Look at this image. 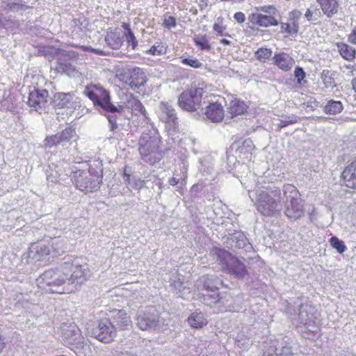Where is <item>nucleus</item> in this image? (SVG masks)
<instances>
[{
  "label": "nucleus",
  "instance_id": "1",
  "mask_svg": "<svg viewBox=\"0 0 356 356\" xmlns=\"http://www.w3.org/2000/svg\"><path fill=\"white\" fill-rule=\"evenodd\" d=\"M254 204L258 212L264 216L272 217L279 214L282 208L280 191L267 189L260 191Z\"/></svg>",
  "mask_w": 356,
  "mask_h": 356
},
{
  "label": "nucleus",
  "instance_id": "2",
  "mask_svg": "<svg viewBox=\"0 0 356 356\" xmlns=\"http://www.w3.org/2000/svg\"><path fill=\"white\" fill-rule=\"evenodd\" d=\"M68 275L63 266L55 269L45 270L37 279L38 287L47 293H63L58 288L63 286L67 281Z\"/></svg>",
  "mask_w": 356,
  "mask_h": 356
},
{
  "label": "nucleus",
  "instance_id": "3",
  "mask_svg": "<svg viewBox=\"0 0 356 356\" xmlns=\"http://www.w3.org/2000/svg\"><path fill=\"white\" fill-rule=\"evenodd\" d=\"M284 195L289 202L286 204L285 215L288 218L297 220L304 216L302 201L300 197L299 191L296 186L287 184L284 186Z\"/></svg>",
  "mask_w": 356,
  "mask_h": 356
},
{
  "label": "nucleus",
  "instance_id": "4",
  "mask_svg": "<svg viewBox=\"0 0 356 356\" xmlns=\"http://www.w3.org/2000/svg\"><path fill=\"white\" fill-rule=\"evenodd\" d=\"M216 254L220 259L222 270L238 278H243L248 275L245 266L228 251L216 248Z\"/></svg>",
  "mask_w": 356,
  "mask_h": 356
},
{
  "label": "nucleus",
  "instance_id": "5",
  "mask_svg": "<svg viewBox=\"0 0 356 356\" xmlns=\"http://www.w3.org/2000/svg\"><path fill=\"white\" fill-rule=\"evenodd\" d=\"M204 87L193 85L179 96L178 104L183 110L195 112L202 107Z\"/></svg>",
  "mask_w": 356,
  "mask_h": 356
},
{
  "label": "nucleus",
  "instance_id": "6",
  "mask_svg": "<svg viewBox=\"0 0 356 356\" xmlns=\"http://www.w3.org/2000/svg\"><path fill=\"white\" fill-rule=\"evenodd\" d=\"M257 10L267 13L268 15L259 13H252L248 15V20L252 25L257 27L268 28L276 26L279 24V22L275 16L278 13V10L275 6H264L257 8Z\"/></svg>",
  "mask_w": 356,
  "mask_h": 356
},
{
  "label": "nucleus",
  "instance_id": "7",
  "mask_svg": "<svg viewBox=\"0 0 356 356\" xmlns=\"http://www.w3.org/2000/svg\"><path fill=\"white\" fill-rule=\"evenodd\" d=\"M84 93L95 106H99L109 112L117 111L116 107L111 103L109 92L103 87L90 84L86 87Z\"/></svg>",
  "mask_w": 356,
  "mask_h": 356
},
{
  "label": "nucleus",
  "instance_id": "8",
  "mask_svg": "<svg viewBox=\"0 0 356 356\" xmlns=\"http://www.w3.org/2000/svg\"><path fill=\"white\" fill-rule=\"evenodd\" d=\"M119 80L138 92L147 83V76L143 69L135 67L122 71L118 74Z\"/></svg>",
  "mask_w": 356,
  "mask_h": 356
},
{
  "label": "nucleus",
  "instance_id": "9",
  "mask_svg": "<svg viewBox=\"0 0 356 356\" xmlns=\"http://www.w3.org/2000/svg\"><path fill=\"white\" fill-rule=\"evenodd\" d=\"M139 152L142 159L150 165L158 163L163 157L159 141L153 137H149L140 145Z\"/></svg>",
  "mask_w": 356,
  "mask_h": 356
},
{
  "label": "nucleus",
  "instance_id": "10",
  "mask_svg": "<svg viewBox=\"0 0 356 356\" xmlns=\"http://www.w3.org/2000/svg\"><path fill=\"white\" fill-rule=\"evenodd\" d=\"M49 93L47 89H42L38 83L34 86V88L29 94L28 105L36 111L41 113L47 107Z\"/></svg>",
  "mask_w": 356,
  "mask_h": 356
},
{
  "label": "nucleus",
  "instance_id": "11",
  "mask_svg": "<svg viewBox=\"0 0 356 356\" xmlns=\"http://www.w3.org/2000/svg\"><path fill=\"white\" fill-rule=\"evenodd\" d=\"M105 318V320L113 325L115 328L120 330H127L131 324V320L123 309H113L107 312H101L100 313Z\"/></svg>",
  "mask_w": 356,
  "mask_h": 356
},
{
  "label": "nucleus",
  "instance_id": "12",
  "mask_svg": "<svg viewBox=\"0 0 356 356\" xmlns=\"http://www.w3.org/2000/svg\"><path fill=\"white\" fill-rule=\"evenodd\" d=\"M95 337L99 341L109 343L116 337V328L113 325L109 324L105 318L98 322L97 330L94 333Z\"/></svg>",
  "mask_w": 356,
  "mask_h": 356
},
{
  "label": "nucleus",
  "instance_id": "13",
  "mask_svg": "<svg viewBox=\"0 0 356 356\" xmlns=\"http://www.w3.org/2000/svg\"><path fill=\"white\" fill-rule=\"evenodd\" d=\"M302 13L300 10H293L289 14L288 22L280 24L281 33L286 36H296L299 31V20Z\"/></svg>",
  "mask_w": 356,
  "mask_h": 356
},
{
  "label": "nucleus",
  "instance_id": "14",
  "mask_svg": "<svg viewBox=\"0 0 356 356\" xmlns=\"http://www.w3.org/2000/svg\"><path fill=\"white\" fill-rule=\"evenodd\" d=\"M341 186L356 191V159L347 164L340 175Z\"/></svg>",
  "mask_w": 356,
  "mask_h": 356
},
{
  "label": "nucleus",
  "instance_id": "15",
  "mask_svg": "<svg viewBox=\"0 0 356 356\" xmlns=\"http://www.w3.org/2000/svg\"><path fill=\"white\" fill-rule=\"evenodd\" d=\"M77 99L74 92H56L53 95L51 104L56 109L71 108L76 103Z\"/></svg>",
  "mask_w": 356,
  "mask_h": 356
},
{
  "label": "nucleus",
  "instance_id": "16",
  "mask_svg": "<svg viewBox=\"0 0 356 356\" xmlns=\"http://www.w3.org/2000/svg\"><path fill=\"white\" fill-rule=\"evenodd\" d=\"M225 108L218 101L210 102L206 107L204 115L212 122H221L225 118Z\"/></svg>",
  "mask_w": 356,
  "mask_h": 356
},
{
  "label": "nucleus",
  "instance_id": "17",
  "mask_svg": "<svg viewBox=\"0 0 356 356\" xmlns=\"http://www.w3.org/2000/svg\"><path fill=\"white\" fill-rule=\"evenodd\" d=\"M161 119L168 126L175 129L178 127V118L175 110L168 102H162L159 106Z\"/></svg>",
  "mask_w": 356,
  "mask_h": 356
},
{
  "label": "nucleus",
  "instance_id": "18",
  "mask_svg": "<svg viewBox=\"0 0 356 356\" xmlns=\"http://www.w3.org/2000/svg\"><path fill=\"white\" fill-rule=\"evenodd\" d=\"M63 268L66 269V273L68 275L67 280L72 284L75 282H81L87 279V273L86 270L81 265H73L65 264L63 266Z\"/></svg>",
  "mask_w": 356,
  "mask_h": 356
},
{
  "label": "nucleus",
  "instance_id": "19",
  "mask_svg": "<svg viewBox=\"0 0 356 356\" xmlns=\"http://www.w3.org/2000/svg\"><path fill=\"white\" fill-rule=\"evenodd\" d=\"M136 321L140 330H147L157 325L159 318L150 312H144L137 317Z\"/></svg>",
  "mask_w": 356,
  "mask_h": 356
},
{
  "label": "nucleus",
  "instance_id": "20",
  "mask_svg": "<svg viewBox=\"0 0 356 356\" xmlns=\"http://www.w3.org/2000/svg\"><path fill=\"white\" fill-rule=\"evenodd\" d=\"M105 40L107 44L112 49H120L123 44V37L121 35L120 29L115 27L113 29H109L106 33Z\"/></svg>",
  "mask_w": 356,
  "mask_h": 356
},
{
  "label": "nucleus",
  "instance_id": "21",
  "mask_svg": "<svg viewBox=\"0 0 356 356\" xmlns=\"http://www.w3.org/2000/svg\"><path fill=\"white\" fill-rule=\"evenodd\" d=\"M274 64L281 70H291L295 63L294 59L285 53L275 54L273 56Z\"/></svg>",
  "mask_w": 356,
  "mask_h": 356
},
{
  "label": "nucleus",
  "instance_id": "22",
  "mask_svg": "<svg viewBox=\"0 0 356 356\" xmlns=\"http://www.w3.org/2000/svg\"><path fill=\"white\" fill-rule=\"evenodd\" d=\"M191 327L200 330L207 325L209 321L204 314L199 310L192 312L187 318Z\"/></svg>",
  "mask_w": 356,
  "mask_h": 356
},
{
  "label": "nucleus",
  "instance_id": "23",
  "mask_svg": "<svg viewBox=\"0 0 356 356\" xmlns=\"http://www.w3.org/2000/svg\"><path fill=\"white\" fill-rule=\"evenodd\" d=\"M322 12L328 17H332L339 11V0H316Z\"/></svg>",
  "mask_w": 356,
  "mask_h": 356
},
{
  "label": "nucleus",
  "instance_id": "24",
  "mask_svg": "<svg viewBox=\"0 0 356 356\" xmlns=\"http://www.w3.org/2000/svg\"><path fill=\"white\" fill-rule=\"evenodd\" d=\"M248 106L243 100L238 98H234L229 104L227 110L232 118L245 113L248 111Z\"/></svg>",
  "mask_w": 356,
  "mask_h": 356
},
{
  "label": "nucleus",
  "instance_id": "25",
  "mask_svg": "<svg viewBox=\"0 0 356 356\" xmlns=\"http://www.w3.org/2000/svg\"><path fill=\"white\" fill-rule=\"evenodd\" d=\"M336 46L341 56L348 60L353 61L356 58V49L344 42H337Z\"/></svg>",
  "mask_w": 356,
  "mask_h": 356
},
{
  "label": "nucleus",
  "instance_id": "26",
  "mask_svg": "<svg viewBox=\"0 0 356 356\" xmlns=\"http://www.w3.org/2000/svg\"><path fill=\"white\" fill-rule=\"evenodd\" d=\"M122 27L124 29V37L127 42L130 45L132 49H135L138 46V41L133 33L130 24L129 23L123 22Z\"/></svg>",
  "mask_w": 356,
  "mask_h": 356
},
{
  "label": "nucleus",
  "instance_id": "27",
  "mask_svg": "<svg viewBox=\"0 0 356 356\" xmlns=\"http://www.w3.org/2000/svg\"><path fill=\"white\" fill-rule=\"evenodd\" d=\"M343 104L340 101L330 100L324 106V112L327 114L336 115L343 110Z\"/></svg>",
  "mask_w": 356,
  "mask_h": 356
},
{
  "label": "nucleus",
  "instance_id": "28",
  "mask_svg": "<svg viewBox=\"0 0 356 356\" xmlns=\"http://www.w3.org/2000/svg\"><path fill=\"white\" fill-rule=\"evenodd\" d=\"M195 44L202 51H209L211 49V45L206 35H195L193 38Z\"/></svg>",
  "mask_w": 356,
  "mask_h": 356
},
{
  "label": "nucleus",
  "instance_id": "29",
  "mask_svg": "<svg viewBox=\"0 0 356 356\" xmlns=\"http://www.w3.org/2000/svg\"><path fill=\"white\" fill-rule=\"evenodd\" d=\"M321 77L326 88H333L336 86L334 74L331 71L328 70H323Z\"/></svg>",
  "mask_w": 356,
  "mask_h": 356
},
{
  "label": "nucleus",
  "instance_id": "30",
  "mask_svg": "<svg viewBox=\"0 0 356 356\" xmlns=\"http://www.w3.org/2000/svg\"><path fill=\"white\" fill-rule=\"evenodd\" d=\"M168 49L167 45L163 42H157L152 45L146 53L152 56H161L166 54Z\"/></svg>",
  "mask_w": 356,
  "mask_h": 356
},
{
  "label": "nucleus",
  "instance_id": "31",
  "mask_svg": "<svg viewBox=\"0 0 356 356\" xmlns=\"http://www.w3.org/2000/svg\"><path fill=\"white\" fill-rule=\"evenodd\" d=\"M129 108L134 115L145 114L146 110L140 100L133 98L129 101Z\"/></svg>",
  "mask_w": 356,
  "mask_h": 356
},
{
  "label": "nucleus",
  "instance_id": "32",
  "mask_svg": "<svg viewBox=\"0 0 356 356\" xmlns=\"http://www.w3.org/2000/svg\"><path fill=\"white\" fill-rule=\"evenodd\" d=\"M64 144L59 134L47 136L44 140V146L47 148H51L54 146Z\"/></svg>",
  "mask_w": 356,
  "mask_h": 356
},
{
  "label": "nucleus",
  "instance_id": "33",
  "mask_svg": "<svg viewBox=\"0 0 356 356\" xmlns=\"http://www.w3.org/2000/svg\"><path fill=\"white\" fill-rule=\"evenodd\" d=\"M272 56V51L268 48H259L255 52L256 58L261 63H266Z\"/></svg>",
  "mask_w": 356,
  "mask_h": 356
},
{
  "label": "nucleus",
  "instance_id": "34",
  "mask_svg": "<svg viewBox=\"0 0 356 356\" xmlns=\"http://www.w3.org/2000/svg\"><path fill=\"white\" fill-rule=\"evenodd\" d=\"M51 254V248L49 245H42L36 252V260L42 261L47 259Z\"/></svg>",
  "mask_w": 356,
  "mask_h": 356
},
{
  "label": "nucleus",
  "instance_id": "35",
  "mask_svg": "<svg viewBox=\"0 0 356 356\" xmlns=\"http://www.w3.org/2000/svg\"><path fill=\"white\" fill-rule=\"evenodd\" d=\"M329 242L330 245L340 254L343 253L346 250V246L343 241H341L337 236H332Z\"/></svg>",
  "mask_w": 356,
  "mask_h": 356
},
{
  "label": "nucleus",
  "instance_id": "36",
  "mask_svg": "<svg viewBox=\"0 0 356 356\" xmlns=\"http://www.w3.org/2000/svg\"><path fill=\"white\" fill-rule=\"evenodd\" d=\"M58 134L63 143L70 142L76 136L75 129L71 127L65 128Z\"/></svg>",
  "mask_w": 356,
  "mask_h": 356
},
{
  "label": "nucleus",
  "instance_id": "37",
  "mask_svg": "<svg viewBox=\"0 0 356 356\" xmlns=\"http://www.w3.org/2000/svg\"><path fill=\"white\" fill-rule=\"evenodd\" d=\"M294 76L298 85L304 86L307 83L305 80L306 73L304 70L300 67H296L294 70Z\"/></svg>",
  "mask_w": 356,
  "mask_h": 356
},
{
  "label": "nucleus",
  "instance_id": "38",
  "mask_svg": "<svg viewBox=\"0 0 356 356\" xmlns=\"http://www.w3.org/2000/svg\"><path fill=\"white\" fill-rule=\"evenodd\" d=\"M67 46L73 47V48L80 49L83 51H89V52L95 53V54H99V55L103 54V52L101 50L94 49L89 46L79 45L76 44H74V43L67 44Z\"/></svg>",
  "mask_w": 356,
  "mask_h": 356
},
{
  "label": "nucleus",
  "instance_id": "39",
  "mask_svg": "<svg viewBox=\"0 0 356 356\" xmlns=\"http://www.w3.org/2000/svg\"><path fill=\"white\" fill-rule=\"evenodd\" d=\"M181 63L193 68H200L202 66V63L197 58H181Z\"/></svg>",
  "mask_w": 356,
  "mask_h": 356
},
{
  "label": "nucleus",
  "instance_id": "40",
  "mask_svg": "<svg viewBox=\"0 0 356 356\" xmlns=\"http://www.w3.org/2000/svg\"><path fill=\"white\" fill-rule=\"evenodd\" d=\"M163 25L168 29H171L177 26L176 18L173 16H165Z\"/></svg>",
  "mask_w": 356,
  "mask_h": 356
},
{
  "label": "nucleus",
  "instance_id": "41",
  "mask_svg": "<svg viewBox=\"0 0 356 356\" xmlns=\"http://www.w3.org/2000/svg\"><path fill=\"white\" fill-rule=\"evenodd\" d=\"M321 16V13L318 10H315L314 12L307 9L305 12V17L308 21L317 20Z\"/></svg>",
  "mask_w": 356,
  "mask_h": 356
},
{
  "label": "nucleus",
  "instance_id": "42",
  "mask_svg": "<svg viewBox=\"0 0 356 356\" xmlns=\"http://www.w3.org/2000/svg\"><path fill=\"white\" fill-rule=\"evenodd\" d=\"M204 288L207 291H214L218 289V287L212 284L213 280L209 276L204 277Z\"/></svg>",
  "mask_w": 356,
  "mask_h": 356
},
{
  "label": "nucleus",
  "instance_id": "43",
  "mask_svg": "<svg viewBox=\"0 0 356 356\" xmlns=\"http://www.w3.org/2000/svg\"><path fill=\"white\" fill-rule=\"evenodd\" d=\"M213 29L217 33V34L220 36H222L224 35H228L227 33H226V34L224 33L225 29H226L225 26L220 24L215 23L213 24Z\"/></svg>",
  "mask_w": 356,
  "mask_h": 356
},
{
  "label": "nucleus",
  "instance_id": "44",
  "mask_svg": "<svg viewBox=\"0 0 356 356\" xmlns=\"http://www.w3.org/2000/svg\"><path fill=\"white\" fill-rule=\"evenodd\" d=\"M234 19L239 24H243L245 21V14L241 11L236 12L234 15Z\"/></svg>",
  "mask_w": 356,
  "mask_h": 356
},
{
  "label": "nucleus",
  "instance_id": "45",
  "mask_svg": "<svg viewBox=\"0 0 356 356\" xmlns=\"http://www.w3.org/2000/svg\"><path fill=\"white\" fill-rule=\"evenodd\" d=\"M348 40L350 43L356 45V28L353 29L348 35Z\"/></svg>",
  "mask_w": 356,
  "mask_h": 356
},
{
  "label": "nucleus",
  "instance_id": "46",
  "mask_svg": "<svg viewBox=\"0 0 356 356\" xmlns=\"http://www.w3.org/2000/svg\"><path fill=\"white\" fill-rule=\"evenodd\" d=\"M108 121L110 124H111V129L113 130L117 128V122H116V118L113 115H109L108 117Z\"/></svg>",
  "mask_w": 356,
  "mask_h": 356
},
{
  "label": "nucleus",
  "instance_id": "47",
  "mask_svg": "<svg viewBox=\"0 0 356 356\" xmlns=\"http://www.w3.org/2000/svg\"><path fill=\"white\" fill-rule=\"evenodd\" d=\"M297 122H298L297 117L296 116H293L289 121L282 120L281 122V123L282 124V127H286V126H287L289 124H295Z\"/></svg>",
  "mask_w": 356,
  "mask_h": 356
},
{
  "label": "nucleus",
  "instance_id": "48",
  "mask_svg": "<svg viewBox=\"0 0 356 356\" xmlns=\"http://www.w3.org/2000/svg\"><path fill=\"white\" fill-rule=\"evenodd\" d=\"M134 184H135L136 188L140 189L145 186V182L144 180L138 179L135 181Z\"/></svg>",
  "mask_w": 356,
  "mask_h": 356
},
{
  "label": "nucleus",
  "instance_id": "49",
  "mask_svg": "<svg viewBox=\"0 0 356 356\" xmlns=\"http://www.w3.org/2000/svg\"><path fill=\"white\" fill-rule=\"evenodd\" d=\"M179 183V179H177V178L175 177H171L170 179H169V184L171 185V186H176L177 184H178Z\"/></svg>",
  "mask_w": 356,
  "mask_h": 356
},
{
  "label": "nucleus",
  "instance_id": "50",
  "mask_svg": "<svg viewBox=\"0 0 356 356\" xmlns=\"http://www.w3.org/2000/svg\"><path fill=\"white\" fill-rule=\"evenodd\" d=\"M351 84H352V88L355 93V95H356V77H355L354 79H352Z\"/></svg>",
  "mask_w": 356,
  "mask_h": 356
},
{
  "label": "nucleus",
  "instance_id": "51",
  "mask_svg": "<svg viewBox=\"0 0 356 356\" xmlns=\"http://www.w3.org/2000/svg\"><path fill=\"white\" fill-rule=\"evenodd\" d=\"M220 42L221 44H222L224 45H229L231 44V42L229 40L225 39V38L221 39Z\"/></svg>",
  "mask_w": 356,
  "mask_h": 356
},
{
  "label": "nucleus",
  "instance_id": "52",
  "mask_svg": "<svg viewBox=\"0 0 356 356\" xmlns=\"http://www.w3.org/2000/svg\"><path fill=\"white\" fill-rule=\"evenodd\" d=\"M16 6H17V4L15 3H13L9 5L10 9L14 8Z\"/></svg>",
  "mask_w": 356,
  "mask_h": 356
},
{
  "label": "nucleus",
  "instance_id": "53",
  "mask_svg": "<svg viewBox=\"0 0 356 356\" xmlns=\"http://www.w3.org/2000/svg\"><path fill=\"white\" fill-rule=\"evenodd\" d=\"M38 80H41V81H45V82H47V81H45V79H44L43 77H38Z\"/></svg>",
  "mask_w": 356,
  "mask_h": 356
},
{
  "label": "nucleus",
  "instance_id": "54",
  "mask_svg": "<svg viewBox=\"0 0 356 356\" xmlns=\"http://www.w3.org/2000/svg\"><path fill=\"white\" fill-rule=\"evenodd\" d=\"M124 176L129 178V175L127 174L126 172L124 173Z\"/></svg>",
  "mask_w": 356,
  "mask_h": 356
},
{
  "label": "nucleus",
  "instance_id": "55",
  "mask_svg": "<svg viewBox=\"0 0 356 356\" xmlns=\"http://www.w3.org/2000/svg\"><path fill=\"white\" fill-rule=\"evenodd\" d=\"M71 327H74L75 325H70Z\"/></svg>",
  "mask_w": 356,
  "mask_h": 356
}]
</instances>
